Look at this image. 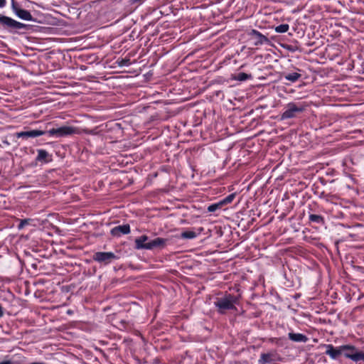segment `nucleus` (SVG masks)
<instances>
[{"label": "nucleus", "mask_w": 364, "mask_h": 364, "mask_svg": "<svg viewBox=\"0 0 364 364\" xmlns=\"http://www.w3.org/2000/svg\"><path fill=\"white\" fill-rule=\"evenodd\" d=\"M239 301V296L226 292L223 296L216 298L214 305L218 313L223 315L228 311L237 310L236 305Z\"/></svg>", "instance_id": "obj_1"}, {"label": "nucleus", "mask_w": 364, "mask_h": 364, "mask_svg": "<svg viewBox=\"0 0 364 364\" xmlns=\"http://www.w3.org/2000/svg\"><path fill=\"white\" fill-rule=\"evenodd\" d=\"M149 237L146 235H143L136 237L134 240L136 250H153L154 248H164L166 244V239L162 237H156L154 240L146 242Z\"/></svg>", "instance_id": "obj_2"}, {"label": "nucleus", "mask_w": 364, "mask_h": 364, "mask_svg": "<svg viewBox=\"0 0 364 364\" xmlns=\"http://www.w3.org/2000/svg\"><path fill=\"white\" fill-rule=\"evenodd\" d=\"M342 355L345 358L358 363L364 362V351L358 350L355 346L347 344L341 346Z\"/></svg>", "instance_id": "obj_3"}, {"label": "nucleus", "mask_w": 364, "mask_h": 364, "mask_svg": "<svg viewBox=\"0 0 364 364\" xmlns=\"http://www.w3.org/2000/svg\"><path fill=\"white\" fill-rule=\"evenodd\" d=\"M0 26L10 31L27 29L28 25L18 22L11 17L0 14Z\"/></svg>", "instance_id": "obj_4"}, {"label": "nucleus", "mask_w": 364, "mask_h": 364, "mask_svg": "<svg viewBox=\"0 0 364 364\" xmlns=\"http://www.w3.org/2000/svg\"><path fill=\"white\" fill-rule=\"evenodd\" d=\"M75 134H78V130L76 127L70 126H63L58 128H53L46 130V134L50 137H64Z\"/></svg>", "instance_id": "obj_5"}, {"label": "nucleus", "mask_w": 364, "mask_h": 364, "mask_svg": "<svg viewBox=\"0 0 364 364\" xmlns=\"http://www.w3.org/2000/svg\"><path fill=\"white\" fill-rule=\"evenodd\" d=\"M119 258L117 255L112 252H97L92 256L94 261L105 265L109 264Z\"/></svg>", "instance_id": "obj_6"}, {"label": "nucleus", "mask_w": 364, "mask_h": 364, "mask_svg": "<svg viewBox=\"0 0 364 364\" xmlns=\"http://www.w3.org/2000/svg\"><path fill=\"white\" fill-rule=\"evenodd\" d=\"M304 110V107L294 102L287 104L285 111L282 114V119L294 118L298 113H301Z\"/></svg>", "instance_id": "obj_7"}, {"label": "nucleus", "mask_w": 364, "mask_h": 364, "mask_svg": "<svg viewBox=\"0 0 364 364\" xmlns=\"http://www.w3.org/2000/svg\"><path fill=\"white\" fill-rule=\"evenodd\" d=\"M11 9L14 13L21 19L25 21H33L34 18L30 11L26 9H23L20 6L12 1Z\"/></svg>", "instance_id": "obj_8"}, {"label": "nucleus", "mask_w": 364, "mask_h": 364, "mask_svg": "<svg viewBox=\"0 0 364 364\" xmlns=\"http://www.w3.org/2000/svg\"><path fill=\"white\" fill-rule=\"evenodd\" d=\"M45 134H46V130L39 129H31V130H26V131L16 132V136L18 139L22 138L23 139H27L28 138L38 137L40 136H43Z\"/></svg>", "instance_id": "obj_9"}, {"label": "nucleus", "mask_w": 364, "mask_h": 364, "mask_svg": "<svg viewBox=\"0 0 364 364\" xmlns=\"http://www.w3.org/2000/svg\"><path fill=\"white\" fill-rule=\"evenodd\" d=\"M316 203L310 204L309 205V220L310 223H316L319 225H323L325 224V218L323 216L316 214L314 210L312 208V206H316Z\"/></svg>", "instance_id": "obj_10"}, {"label": "nucleus", "mask_w": 364, "mask_h": 364, "mask_svg": "<svg viewBox=\"0 0 364 364\" xmlns=\"http://www.w3.org/2000/svg\"><path fill=\"white\" fill-rule=\"evenodd\" d=\"M324 347L326 348L325 354L333 360L338 359L342 355L341 346L335 347L332 344H326Z\"/></svg>", "instance_id": "obj_11"}, {"label": "nucleus", "mask_w": 364, "mask_h": 364, "mask_svg": "<svg viewBox=\"0 0 364 364\" xmlns=\"http://www.w3.org/2000/svg\"><path fill=\"white\" fill-rule=\"evenodd\" d=\"M130 231V225L129 224H124L113 228L111 230L110 233L112 236L119 237L122 235L129 234Z\"/></svg>", "instance_id": "obj_12"}, {"label": "nucleus", "mask_w": 364, "mask_h": 364, "mask_svg": "<svg viewBox=\"0 0 364 364\" xmlns=\"http://www.w3.org/2000/svg\"><path fill=\"white\" fill-rule=\"evenodd\" d=\"M38 155L35 159L36 163L48 164L52 161V155L45 149H37Z\"/></svg>", "instance_id": "obj_13"}, {"label": "nucleus", "mask_w": 364, "mask_h": 364, "mask_svg": "<svg viewBox=\"0 0 364 364\" xmlns=\"http://www.w3.org/2000/svg\"><path fill=\"white\" fill-rule=\"evenodd\" d=\"M250 36L253 39L255 40V45H262L269 42V39L267 36H264L262 33L257 30L252 29L250 32Z\"/></svg>", "instance_id": "obj_14"}, {"label": "nucleus", "mask_w": 364, "mask_h": 364, "mask_svg": "<svg viewBox=\"0 0 364 364\" xmlns=\"http://www.w3.org/2000/svg\"><path fill=\"white\" fill-rule=\"evenodd\" d=\"M288 338L291 341L296 343H306L309 341L306 335L300 333H294L292 331L288 333Z\"/></svg>", "instance_id": "obj_15"}, {"label": "nucleus", "mask_w": 364, "mask_h": 364, "mask_svg": "<svg viewBox=\"0 0 364 364\" xmlns=\"http://www.w3.org/2000/svg\"><path fill=\"white\" fill-rule=\"evenodd\" d=\"M276 355V353H262L260 355V358L258 360L259 364H267L274 360V357Z\"/></svg>", "instance_id": "obj_16"}, {"label": "nucleus", "mask_w": 364, "mask_h": 364, "mask_svg": "<svg viewBox=\"0 0 364 364\" xmlns=\"http://www.w3.org/2000/svg\"><path fill=\"white\" fill-rule=\"evenodd\" d=\"M301 77V75L298 73H290L284 74V77L291 82H296Z\"/></svg>", "instance_id": "obj_17"}, {"label": "nucleus", "mask_w": 364, "mask_h": 364, "mask_svg": "<svg viewBox=\"0 0 364 364\" xmlns=\"http://www.w3.org/2000/svg\"><path fill=\"white\" fill-rule=\"evenodd\" d=\"M252 75H248L245 73H239L232 76V79L237 81H245L247 80L251 79Z\"/></svg>", "instance_id": "obj_18"}, {"label": "nucleus", "mask_w": 364, "mask_h": 364, "mask_svg": "<svg viewBox=\"0 0 364 364\" xmlns=\"http://www.w3.org/2000/svg\"><path fill=\"white\" fill-rule=\"evenodd\" d=\"M223 207V203H221L220 200L218 203L210 204L208 205L207 210L210 213L215 212L219 209H221Z\"/></svg>", "instance_id": "obj_19"}, {"label": "nucleus", "mask_w": 364, "mask_h": 364, "mask_svg": "<svg viewBox=\"0 0 364 364\" xmlns=\"http://www.w3.org/2000/svg\"><path fill=\"white\" fill-rule=\"evenodd\" d=\"M289 26L287 23L279 25L274 28V31L279 33H286L289 31Z\"/></svg>", "instance_id": "obj_20"}, {"label": "nucleus", "mask_w": 364, "mask_h": 364, "mask_svg": "<svg viewBox=\"0 0 364 364\" xmlns=\"http://www.w3.org/2000/svg\"><path fill=\"white\" fill-rule=\"evenodd\" d=\"M197 234L194 231L186 230L181 233V237L184 239H193L196 237Z\"/></svg>", "instance_id": "obj_21"}, {"label": "nucleus", "mask_w": 364, "mask_h": 364, "mask_svg": "<svg viewBox=\"0 0 364 364\" xmlns=\"http://www.w3.org/2000/svg\"><path fill=\"white\" fill-rule=\"evenodd\" d=\"M235 196H236L235 193H231V194L228 195V196H226L225 198H224L223 200H221L220 202H221V203H223V205L224 206L227 204L232 203V200L235 199Z\"/></svg>", "instance_id": "obj_22"}, {"label": "nucleus", "mask_w": 364, "mask_h": 364, "mask_svg": "<svg viewBox=\"0 0 364 364\" xmlns=\"http://www.w3.org/2000/svg\"><path fill=\"white\" fill-rule=\"evenodd\" d=\"M118 64L119 66L121 67H123V66H129L131 65V60L129 58H122L121 60H119L118 61Z\"/></svg>", "instance_id": "obj_23"}, {"label": "nucleus", "mask_w": 364, "mask_h": 364, "mask_svg": "<svg viewBox=\"0 0 364 364\" xmlns=\"http://www.w3.org/2000/svg\"><path fill=\"white\" fill-rule=\"evenodd\" d=\"M29 219H23L20 221V223L18 225V228L19 230L22 229L26 225L28 224Z\"/></svg>", "instance_id": "obj_24"}, {"label": "nucleus", "mask_w": 364, "mask_h": 364, "mask_svg": "<svg viewBox=\"0 0 364 364\" xmlns=\"http://www.w3.org/2000/svg\"><path fill=\"white\" fill-rule=\"evenodd\" d=\"M6 0H0V8H3L6 6Z\"/></svg>", "instance_id": "obj_25"}, {"label": "nucleus", "mask_w": 364, "mask_h": 364, "mask_svg": "<svg viewBox=\"0 0 364 364\" xmlns=\"http://www.w3.org/2000/svg\"><path fill=\"white\" fill-rule=\"evenodd\" d=\"M4 316V309L2 306L0 304V318H1Z\"/></svg>", "instance_id": "obj_26"}, {"label": "nucleus", "mask_w": 364, "mask_h": 364, "mask_svg": "<svg viewBox=\"0 0 364 364\" xmlns=\"http://www.w3.org/2000/svg\"><path fill=\"white\" fill-rule=\"evenodd\" d=\"M0 364H12V363L10 360H4L2 362H0Z\"/></svg>", "instance_id": "obj_27"}, {"label": "nucleus", "mask_w": 364, "mask_h": 364, "mask_svg": "<svg viewBox=\"0 0 364 364\" xmlns=\"http://www.w3.org/2000/svg\"><path fill=\"white\" fill-rule=\"evenodd\" d=\"M144 1V0H132V3H133V4H134V3H139V4H141Z\"/></svg>", "instance_id": "obj_28"}, {"label": "nucleus", "mask_w": 364, "mask_h": 364, "mask_svg": "<svg viewBox=\"0 0 364 364\" xmlns=\"http://www.w3.org/2000/svg\"><path fill=\"white\" fill-rule=\"evenodd\" d=\"M288 49L290 50H293L290 47H289Z\"/></svg>", "instance_id": "obj_29"}]
</instances>
